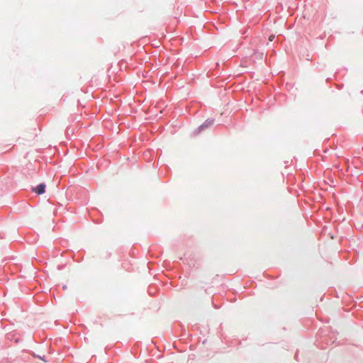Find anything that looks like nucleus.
Returning a JSON list of instances; mask_svg holds the SVG:
<instances>
[{"instance_id":"obj_1","label":"nucleus","mask_w":363,"mask_h":363,"mask_svg":"<svg viewBox=\"0 0 363 363\" xmlns=\"http://www.w3.org/2000/svg\"><path fill=\"white\" fill-rule=\"evenodd\" d=\"M45 184H40L38 185L35 188H34L33 190L38 195H40L45 192Z\"/></svg>"},{"instance_id":"obj_2","label":"nucleus","mask_w":363,"mask_h":363,"mask_svg":"<svg viewBox=\"0 0 363 363\" xmlns=\"http://www.w3.org/2000/svg\"><path fill=\"white\" fill-rule=\"evenodd\" d=\"M274 35H272L269 36V40L270 41H272L274 40Z\"/></svg>"}]
</instances>
